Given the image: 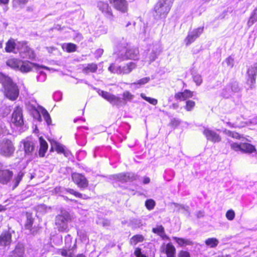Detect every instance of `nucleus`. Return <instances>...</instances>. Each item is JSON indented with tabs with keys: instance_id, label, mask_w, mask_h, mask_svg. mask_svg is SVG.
<instances>
[{
	"instance_id": "f257e3e1",
	"label": "nucleus",
	"mask_w": 257,
	"mask_h": 257,
	"mask_svg": "<svg viewBox=\"0 0 257 257\" xmlns=\"http://www.w3.org/2000/svg\"><path fill=\"white\" fill-rule=\"evenodd\" d=\"M0 83L3 85L4 94L7 98L12 100H15L18 98L19 90L10 77L0 73Z\"/></svg>"
},
{
	"instance_id": "f03ea898",
	"label": "nucleus",
	"mask_w": 257,
	"mask_h": 257,
	"mask_svg": "<svg viewBox=\"0 0 257 257\" xmlns=\"http://www.w3.org/2000/svg\"><path fill=\"white\" fill-rule=\"evenodd\" d=\"M99 95L103 98L107 100L111 104L117 106H119L122 104H125L126 101H131L134 98V96L128 91H125L122 94L123 98L116 96L108 92L99 89L97 91Z\"/></svg>"
},
{
	"instance_id": "7ed1b4c3",
	"label": "nucleus",
	"mask_w": 257,
	"mask_h": 257,
	"mask_svg": "<svg viewBox=\"0 0 257 257\" xmlns=\"http://www.w3.org/2000/svg\"><path fill=\"white\" fill-rule=\"evenodd\" d=\"M71 221L70 213L66 210H61L55 218V225L59 231L67 232L69 230L68 222Z\"/></svg>"
},
{
	"instance_id": "20e7f679",
	"label": "nucleus",
	"mask_w": 257,
	"mask_h": 257,
	"mask_svg": "<svg viewBox=\"0 0 257 257\" xmlns=\"http://www.w3.org/2000/svg\"><path fill=\"white\" fill-rule=\"evenodd\" d=\"M173 0H160L154 7L156 17L165 18L169 12Z\"/></svg>"
},
{
	"instance_id": "39448f33",
	"label": "nucleus",
	"mask_w": 257,
	"mask_h": 257,
	"mask_svg": "<svg viewBox=\"0 0 257 257\" xmlns=\"http://www.w3.org/2000/svg\"><path fill=\"white\" fill-rule=\"evenodd\" d=\"M6 64L12 68L19 70L22 72L30 71L33 66L32 63L29 61H23L14 58L8 60Z\"/></svg>"
},
{
	"instance_id": "423d86ee",
	"label": "nucleus",
	"mask_w": 257,
	"mask_h": 257,
	"mask_svg": "<svg viewBox=\"0 0 257 257\" xmlns=\"http://www.w3.org/2000/svg\"><path fill=\"white\" fill-rule=\"evenodd\" d=\"M14 143L11 140L4 138L0 140V155L7 158L14 155L15 151Z\"/></svg>"
},
{
	"instance_id": "0eeeda50",
	"label": "nucleus",
	"mask_w": 257,
	"mask_h": 257,
	"mask_svg": "<svg viewBox=\"0 0 257 257\" xmlns=\"http://www.w3.org/2000/svg\"><path fill=\"white\" fill-rule=\"evenodd\" d=\"M136 63L130 62L122 66L112 64L108 67V70L111 72L117 74H128L136 69Z\"/></svg>"
},
{
	"instance_id": "6e6552de",
	"label": "nucleus",
	"mask_w": 257,
	"mask_h": 257,
	"mask_svg": "<svg viewBox=\"0 0 257 257\" xmlns=\"http://www.w3.org/2000/svg\"><path fill=\"white\" fill-rule=\"evenodd\" d=\"M18 51L22 58L33 59L35 58L33 51L27 45L25 42H22L18 43Z\"/></svg>"
},
{
	"instance_id": "1a4fd4ad",
	"label": "nucleus",
	"mask_w": 257,
	"mask_h": 257,
	"mask_svg": "<svg viewBox=\"0 0 257 257\" xmlns=\"http://www.w3.org/2000/svg\"><path fill=\"white\" fill-rule=\"evenodd\" d=\"M97 7L107 19L110 21L113 20L114 16L111 8L107 3L99 2L97 4Z\"/></svg>"
},
{
	"instance_id": "9d476101",
	"label": "nucleus",
	"mask_w": 257,
	"mask_h": 257,
	"mask_svg": "<svg viewBox=\"0 0 257 257\" xmlns=\"http://www.w3.org/2000/svg\"><path fill=\"white\" fill-rule=\"evenodd\" d=\"M247 84L250 88H252L255 83L257 75V63H254L247 70Z\"/></svg>"
},
{
	"instance_id": "9b49d317",
	"label": "nucleus",
	"mask_w": 257,
	"mask_h": 257,
	"mask_svg": "<svg viewBox=\"0 0 257 257\" xmlns=\"http://www.w3.org/2000/svg\"><path fill=\"white\" fill-rule=\"evenodd\" d=\"M203 30L204 27H202L194 29L192 31L189 32L185 39L186 45L188 46L193 42L203 33Z\"/></svg>"
},
{
	"instance_id": "f8f14e48",
	"label": "nucleus",
	"mask_w": 257,
	"mask_h": 257,
	"mask_svg": "<svg viewBox=\"0 0 257 257\" xmlns=\"http://www.w3.org/2000/svg\"><path fill=\"white\" fill-rule=\"evenodd\" d=\"M12 122L16 126H21L23 123V117L22 109L20 107H17L13 114L12 117Z\"/></svg>"
},
{
	"instance_id": "ddd939ff",
	"label": "nucleus",
	"mask_w": 257,
	"mask_h": 257,
	"mask_svg": "<svg viewBox=\"0 0 257 257\" xmlns=\"http://www.w3.org/2000/svg\"><path fill=\"white\" fill-rule=\"evenodd\" d=\"M109 3L116 10L125 13L128 10V4L126 0H108Z\"/></svg>"
},
{
	"instance_id": "4468645a",
	"label": "nucleus",
	"mask_w": 257,
	"mask_h": 257,
	"mask_svg": "<svg viewBox=\"0 0 257 257\" xmlns=\"http://www.w3.org/2000/svg\"><path fill=\"white\" fill-rule=\"evenodd\" d=\"M112 177L114 179L121 182L133 181L136 179L137 176L132 173H119L113 175Z\"/></svg>"
},
{
	"instance_id": "2eb2a0df",
	"label": "nucleus",
	"mask_w": 257,
	"mask_h": 257,
	"mask_svg": "<svg viewBox=\"0 0 257 257\" xmlns=\"http://www.w3.org/2000/svg\"><path fill=\"white\" fill-rule=\"evenodd\" d=\"M203 133L208 141L213 143H218L221 141V138L220 135L211 130L205 128Z\"/></svg>"
},
{
	"instance_id": "dca6fc26",
	"label": "nucleus",
	"mask_w": 257,
	"mask_h": 257,
	"mask_svg": "<svg viewBox=\"0 0 257 257\" xmlns=\"http://www.w3.org/2000/svg\"><path fill=\"white\" fill-rule=\"evenodd\" d=\"M72 178L74 182L78 187L82 188H86L88 186V181L86 178L82 175L78 173H73L72 175Z\"/></svg>"
},
{
	"instance_id": "f3484780",
	"label": "nucleus",
	"mask_w": 257,
	"mask_h": 257,
	"mask_svg": "<svg viewBox=\"0 0 257 257\" xmlns=\"http://www.w3.org/2000/svg\"><path fill=\"white\" fill-rule=\"evenodd\" d=\"M151 52L148 54L149 62L150 64L154 61L162 51L160 45L158 44H154L151 47Z\"/></svg>"
},
{
	"instance_id": "a211bd4d",
	"label": "nucleus",
	"mask_w": 257,
	"mask_h": 257,
	"mask_svg": "<svg viewBox=\"0 0 257 257\" xmlns=\"http://www.w3.org/2000/svg\"><path fill=\"white\" fill-rule=\"evenodd\" d=\"M139 51L138 48H130L126 50L124 56V59L138 60Z\"/></svg>"
},
{
	"instance_id": "6ab92c4d",
	"label": "nucleus",
	"mask_w": 257,
	"mask_h": 257,
	"mask_svg": "<svg viewBox=\"0 0 257 257\" xmlns=\"http://www.w3.org/2000/svg\"><path fill=\"white\" fill-rule=\"evenodd\" d=\"M13 175V172L9 170H0V183L7 184Z\"/></svg>"
},
{
	"instance_id": "aec40b11",
	"label": "nucleus",
	"mask_w": 257,
	"mask_h": 257,
	"mask_svg": "<svg viewBox=\"0 0 257 257\" xmlns=\"http://www.w3.org/2000/svg\"><path fill=\"white\" fill-rule=\"evenodd\" d=\"M76 248V240L74 241V244L71 248H67L65 247L59 249L58 253L64 257H72L73 251Z\"/></svg>"
},
{
	"instance_id": "412c9836",
	"label": "nucleus",
	"mask_w": 257,
	"mask_h": 257,
	"mask_svg": "<svg viewBox=\"0 0 257 257\" xmlns=\"http://www.w3.org/2000/svg\"><path fill=\"white\" fill-rule=\"evenodd\" d=\"M193 92L189 90L186 89L183 92H179L175 94L174 97L176 100L184 101L192 97Z\"/></svg>"
},
{
	"instance_id": "4be33fe9",
	"label": "nucleus",
	"mask_w": 257,
	"mask_h": 257,
	"mask_svg": "<svg viewBox=\"0 0 257 257\" xmlns=\"http://www.w3.org/2000/svg\"><path fill=\"white\" fill-rule=\"evenodd\" d=\"M19 42H20L16 43L14 39H10L6 43L5 47L6 51L8 53L13 52L17 53V52L16 50L18 51V45Z\"/></svg>"
},
{
	"instance_id": "5701e85b",
	"label": "nucleus",
	"mask_w": 257,
	"mask_h": 257,
	"mask_svg": "<svg viewBox=\"0 0 257 257\" xmlns=\"http://www.w3.org/2000/svg\"><path fill=\"white\" fill-rule=\"evenodd\" d=\"M12 241L11 234L6 231L2 233L0 235V245L7 246L10 244Z\"/></svg>"
},
{
	"instance_id": "b1692460",
	"label": "nucleus",
	"mask_w": 257,
	"mask_h": 257,
	"mask_svg": "<svg viewBox=\"0 0 257 257\" xmlns=\"http://www.w3.org/2000/svg\"><path fill=\"white\" fill-rule=\"evenodd\" d=\"M241 152L246 154L254 153L255 155L257 154L255 147L249 143H241Z\"/></svg>"
},
{
	"instance_id": "393cba45",
	"label": "nucleus",
	"mask_w": 257,
	"mask_h": 257,
	"mask_svg": "<svg viewBox=\"0 0 257 257\" xmlns=\"http://www.w3.org/2000/svg\"><path fill=\"white\" fill-rule=\"evenodd\" d=\"M24 254V246L22 244H18L15 249L11 252V257H23Z\"/></svg>"
},
{
	"instance_id": "a878e982",
	"label": "nucleus",
	"mask_w": 257,
	"mask_h": 257,
	"mask_svg": "<svg viewBox=\"0 0 257 257\" xmlns=\"http://www.w3.org/2000/svg\"><path fill=\"white\" fill-rule=\"evenodd\" d=\"M39 142L40 144V147L39 152L40 157H43L45 156V153L48 150V144L46 141L42 138H39Z\"/></svg>"
},
{
	"instance_id": "bb28decb",
	"label": "nucleus",
	"mask_w": 257,
	"mask_h": 257,
	"mask_svg": "<svg viewBox=\"0 0 257 257\" xmlns=\"http://www.w3.org/2000/svg\"><path fill=\"white\" fill-rule=\"evenodd\" d=\"M97 69V65L96 64L90 63L83 67L82 69V72L85 74H88L90 72H95Z\"/></svg>"
},
{
	"instance_id": "cd10ccee",
	"label": "nucleus",
	"mask_w": 257,
	"mask_h": 257,
	"mask_svg": "<svg viewBox=\"0 0 257 257\" xmlns=\"http://www.w3.org/2000/svg\"><path fill=\"white\" fill-rule=\"evenodd\" d=\"M165 250L167 257H175L176 249L171 243L166 244Z\"/></svg>"
},
{
	"instance_id": "c85d7f7f",
	"label": "nucleus",
	"mask_w": 257,
	"mask_h": 257,
	"mask_svg": "<svg viewBox=\"0 0 257 257\" xmlns=\"http://www.w3.org/2000/svg\"><path fill=\"white\" fill-rule=\"evenodd\" d=\"M24 148L25 153L30 155L34 150V146L33 142L30 141L24 142Z\"/></svg>"
},
{
	"instance_id": "c756f323",
	"label": "nucleus",
	"mask_w": 257,
	"mask_h": 257,
	"mask_svg": "<svg viewBox=\"0 0 257 257\" xmlns=\"http://www.w3.org/2000/svg\"><path fill=\"white\" fill-rule=\"evenodd\" d=\"M39 107L40 108V113H41L45 120L46 121V122H47V124L48 125H50L51 124V117H50V116L49 114V113L48 112V111L44 108H43V107H41V106H39Z\"/></svg>"
},
{
	"instance_id": "7c9ffc66",
	"label": "nucleus",
	"mask_w": 257,
	"mask_h": 257,
	"mask_svg": "<svg viewBox=\"0 0 257 257\" xmlns=\"http://www.w3.org/2000/svg\"><path fill=\"white\" fill-rule=\"evenodd\" d=\"M65 191L67 192H68L71 194L74 195V196H75L76 197H78V198H82L84 199H87L89 198V197L87 195L81 194L78 192L75 191V190H74L72 189H66Z\"/></svg>"
},
{
	"instance_id": "2f4dec72",
	"label": "nucleus",
	"mask_w": 257,
	"mask_h": 257,
	"mask_svg": "<svg viewBox=\"0 0 257 257\" xmlns=\"http://www.w3.org/2000/svg\"><path fill=\"white\" fill-rule=\"evenodd\" d=\"M173 239L175 240L177 242V243L181 246L191 245L192 244V241L190 240L186 239L183 238L173 237Z\"/></svg>"
},
{
	"instance_id": "473e14b6",
	"label": "nucleus",
	"mask_w": 257,
	"mask_h": 257,
	"mask_svg": "<svg viewBox=\"0 0 257 257\" xmlns=\"http://www.w3.org/2000/svg\"><path fill=\"white\" fill-rule=\"evenodd\" d=\"M144 237L142 235L137 234L133 236L130 239V243L131 244L136 245L139 242L144 241Z\"/></svg>"
},
{
	"instance_id": "72a5a7b5",
	"label": "nucleus",
	"mask_w": 257,
	"mask_h": 257,
	"mask_svg": "<svg viewBox=\"0 0 257 257\" xmlns=\"http://www.w3.org/2000/svg\"><path fill=\"white\" fill-rule=\"evenodd\" d=\"M205 244L210 247H215L218 244L219 241L216 238H209L205 240Z\"/></svg>"
},
{
	"instance_id": "f704fd0d",
	"label": "nucleus",
	"mask_w": 257,
	"mask_h": 257,
	"mask_svg": "<svg viewBox=\"0 0 257 257\" xmlns=\"http://www.w3.org/2000/svg\"><path fill=\"white\" fill-rule=\"evenodd\" d=\"M153 232L157 233L158 235L163 237V238H168V237L166 235H164V228L162 225L158 226L155 228H153Z\"/></svg>"
},
{
	"instance_id": "c9c22d12",
	"label": "nucleus",
	"mask_w": 257,
	"mask_h": 257,
	"mask_svg": "<svg viewBox=\"0 0 257 257\" xmlns=\"http://www.w3.org/2000/svg\"><path fill=\"white\" fill-rule=\"evenodd\" d=\"M63 48L65 49L68 52H73L76 51V46L72 43H68L63 45Z\"/></svg>"
},
{
	"instance_id": "e433bc0d",
	"label": "nucleus",
	"mask_w": 257,
	"mask_h": 257,
	"mask_svg": "<svg viewBox=\"0 0 257 257\" xmlns=\"http://www.w3.org/2000/svg\"><path fill=\"white\" fill-rule=\"evenodd\" d=\"M223 132L224 134L228 136L231 137L233 138L236 139H239L240 138L239 134L236 132H231L226 129H225Z\"/></svg>"
},
{
	"instance_id": "4c0bfd02",
	"label": "nucleus",
	"mask_w": 257,
	"mask_h": 257,
	"mask_svg": "<svg viewBox=\"0 0 257 257\" xmlns=\"http://www.w3.org/2000/svg\"><path fill=\"white\" fill-rule=\"evenodd\" d=\"M52 147L55 148L58 153H63L64 152V146L54 141L52 143Z\"/></svg>"
},
{
	"instance_id": "58836bf2",
	"label": "nucleus",
	"mask_w": 257,
	"mask_h": 257,
	"mask_svg": "<svg viewBox=\"0 0 257 257\" xmlns=\"http://www.w3.org/2000/svg\"><path fill=\"white\" fill-rule=\"evenodd\" d=\"M28 2V0H13V5L16 8H22Z\"/></svg>"
},
{
	"instance_id": "ea45409f",
	"label": "nucleus",
	"mask_w": 257,
	"mask_h": 257,
	"mask_svg": "<svg viewBox=\"0 0 257 257\" xmlns=\"http://www.w3.org/2000/svg\"><path fill=\"white\" fill-rule=\"evenodd\" d=\"M72 242V237L69 234L67 235L65 238V247L67 248H71L73 246L71 245Z\"/></svg>"
},
{
	"instance_id": "a19ab883",
	"label": "nucleus",
	"mask_w": 257,
	"mask_h": 257,
	"mask_svg": "<svg viewBox=\"0 0 257 257\" xmlns=\"http://www.w3.org/2000/svg\"><path fill=\"white\" fill-rule=\"evenodd\" d=\"M24 176V173L21 172H20L17 176L15 178L13 182L14 183V188H15L16 187H17L19 183L20 182V181H21V180L22 179V178Z\"/></svg>"
},
{
	"instance_id": "79ce46f5",
	"label": "nucleus",
	"mask_w": 257,
	"mask_h": 257,
	"mask_svg": "<svg viewBox=\"0 0 257 257\" xmlns=\"http://www.w3.org/2000/svg\"><path fill=\"white\" fill-rule=\"evenodd\" d=\"M141 96L142 98L149 102L150 103L153 105H156L158 103V100L156 99L151 98L149 97H147L145 96V94L142 93L141 94Z\"/></svg>"
},
{
	"instance_id": "37998d69",
	"label": "nucleus",
	"mask_w": 257,
	"mask_h": 257,
	"mask_svg": "<svg viewBox=\"0 0 257 257\" xmlns=\"http://www.w3.org/2000/svg\"><path fill=\"white\" fill-rule=\"evenodd\" d=\"M39 105H38L37 106H36V105H34L33 104H30L28 105V108L30 109V110H34L35 111H36L38 115V118H39V120H41V116H40V108L39 107Z\"/></svg>"
},
{
	"instance_id": "c03bdc74",
	"label": "nucleus",
	"mask_w": 257,
	"mask_h": 257,
	"mask_svg": "<svg viewBox=\"0 0 257 257\" xmlns=\"http://www.w3.org/2000/svg\"><path fill=\"white\" fill-rule=\"evenodd\" d=\"M155 205V202L153 199H148L145 202V206L150 210L153 209Z\"/></svg>"
},
{
	"instance_id": "a18cd8bd",
	"label": "nucleus",
	"mask_w": 257,
	"mask_h": 257,
	"mask_svg": "<svg viewBox=\"0 0 257 257\" xmlns=\"http://www.w3.org/2000/svg\"><path fill=\"white\" fill-rule=\"evenodd\" d=\"M33 223V219L32 218L31 215H27V219L25 224L26 228L28 229H31Z\"/></svg>"
},
{
	"instance_id": "49530a36",
	"label": "nucleus",
	"mask_w": 257,
	"mask_h": 257,
	"mask_svg": "<svg viewBox=\"0 0 257 257\" xmlns=\"http://www.w3.org/2000/svg\"><path fill=\"white\" fill-rule=\"evenodd\" d=\"M186 103L185 109L187 111H191L195 105V102L192 100H187Z\"/></svg>"
},
{
	"instance_id": "de8ad7c7",
	"label": "nucleus",
	"mask_w": 257,
	"mask_h": 257,
	"mask_svg": "<svg viewBox=\"0 0 257 257\" xmlns=\"http://www.w3.org/2000/svg\"><path fill=\"white\" fill-rule=\"evenodd\" d=\"M225 216L228 220H232L235 217V212L232 209L229 210L226 212Z\"/></svg>"
},
{
	"instance_id": "09e8293b",
	"label": "nucleus",
	"mask_w": 257,
	"mask_h": 257,
	"mask_svg": "<svg viewBox=\"0 0 257 257\" xmlns=\"http://www.w3.org/2000/svg\"><path fill=\"white\" fill-rule=\"evenodd\" d=\"M150 80V77H146L143 78L139 80H138L137 82L132 83V84H140V85H143L147 83H148Z\"/></svg>"
},
{
	"instance_id": "8fccbe9b",
	"label": "nucleus",
	"mask_w": 257,
	"mask_h": 257,
	"mask_svg": "<svg viewBox=\"0 0 257 257\" xmlns=\"http://www.w3.org/2000/svg\"><path fill=\"white\" fill-rule=\"evenodd\" d=\"M193 81L197 85H200L202 82L201 76L199 74H196L193 76Z\"/></svg>"
},
{
	"instance_id": "3c124183",
	"label": "nucleus",
	"mask_w": 257,
	"mask_h": 257,
	"mask_svg": "<svg viewBox=\"0 0 257 257\" xmlns=\"http://www.w3.org/2000/svg\"><path fill=\"white\" fill-rule=\"evenodd\" d=\"M229 87L231 91L234 92H238L239 90L238 83L235 81L232 82L230 84Z\"/></svg>"
},
{
	"instance_id": "603ef678",
	"label": "nucleus",
	"mask_w": 257,
	"mask_h": 257,
	"mask_svg": "<svg viewBox=\"0 0 257 257\" xmlns=\"http://www.w3.org/2000/svg\"><path fill=\"white\" fill-rule=\"evenodd\" d=\"M230 147L234 151H241V144H238L236 143H232L230 145Z\"/></svg>"
},
{
	"instance_id": "864d4df0",
	"label": "nucleus",
	"mask_w": 257,
	"mask_h": 257,
	"mask_svg": "<svg viewBox=\"0 0 257 257\" xmlns=\"http://www.w3.org/2000/svg\"><path fill=\"white\" fill-rule=\"evenodd\" d=\"M225 62L228 66L232 68L233 66L234 59L231 56H229L225 59Z\"/></svg>"
},
{
	"instance_id": "5fc2aeb1",
	"label": "nucleus",
	"mask_w": 257,
	"mask_h": 257,
	"mask_svg": "<svg viewBox=\"0 0 257 257\" xmlns=\"http://www.w3.org/2000/svg\"><path fill=\"white\" fill-rule=\"evenodd\" d=\"M50 209H51L50 207H48L46 205H45L44 204H42L38 207V210L40 211H42H42L46 212L48 209L50 210Z\"/></svg>"
},
{
	"instance_id": "6e6d98bb",
	"label": "nucleus",
	"mask_w": 257,
	"mask_h": 257,
	"mask_svg": "<svg viewBox=\"0 0 257 257\" xmlns=\"http://www.w3.org/2000/svg\"><path fill=\"white\" fill-rule=\"evenodd\" d=\"M135 254L137 257H146V255L142 254L141 249L137 248L135 251Z\"/></svg>"
},
{
	"instance_id": "4d7b16f0",
	"label": "nucleus",
	"mask_w": 257,
	"mask_h": 257,
	"mask_svg": "<svg viewBox=\"0 0 257 257\" xmlns=\"http://www.w3.org/2000/svg\"><path fill=\"white\" fill-rule=\"evenodd\" d=\"M179 257H190V254L186 251H181L179 254Z\"/></svg>"
},
{
	"instance_id": "13d9d810",
	"label": "nucleus",
	"mask_w": 257,
	"mask_h": 257,
	"mask_svg": "<svg viewBox=\"0 0 257 257\" xmlns=\"http://www.w3.org/2000/svg\"><path fill=\"white\" fill-rule=\"evenodd\" d=\"M174 205L176 207L178 208L179 210H180V209H184L185 210H187V209H186L185 207L182 205H179L177 203H174Z\"/></svg>"
},
{
	"instance_id": "bf43d9fd",
	"label": "nucleus",
	"mask_w": 257,
	"mask_h": 257,
	"mask_svg": "<svg viewBox=\"0 0 257 257\" xmlns=\"http://www.w3.org/2000/svg\"><path fill=\"white\" fill-rule=\"evenodd\" d=\"M127 45L128 44L125 41H123V42L121 44H120V46L124 48H126Z\"/></svg>"
},
{
	"instance_id": "052dcab7",
	"label": "nucleus",
	"mask_w": 257,
	"mask_h": 257,
	"mask_svg": "<svg viewBox=\"0 0 257 257\" xmlns=\"http://www.w3.org/2000/svg\"><path fill=\"white\" fill-rule=\"evenodd\" d=\"M150 182V179L148 177H145L144 178V180H143V183L144 184H148L149 183V182Z\"/></svg>"
},
{
	"instance_id": "680f3d73",
	"label": "nucleus",
	"mask_w": 257,
	"mask_h": 257,
	"mask_svg": "<svg viewBox=\"0 0 257 257\" xmlns=\"http://www.w3.org/2000/svg\"><path fill=\"white\" fill-rule=\"evenodd\" d=\"M103 52V50L102 49H100L97 50L96 51V54L99 55V56L102 54Z\"/></svg>"
},
{
	"instance_id": "e2e57ef3",
	"label": "nucleus",
	"mask_w": 257,
	"mask_h": 257,
	"mask_svg": "<svg viewBox=\"0 0 257 257\" xmlns=\"http://www.w3.org/2000/svg\"><path fill=\"white\" fill-rule=\"evenodd\" d=\"M9 0H0V3L3 4H7L8 3Z\"/></svg>"
},
{
	"instance_id": "0e129e2a",
	"label": "nucleus",
	"mask_w": 257,
	"mask_h": 257,
	"mask_svg": "<svg viewBox=\"0 0 257 257\" xmlns=\"http://www.w3.org/2000/svg\"><path fill=\"white\" fill-rule=\"evenodd\" d=\"M226 123H227V124L229 126L231 127H234V124L231 123V122H227Z\"/></svg>"
},
{
	"instance_id": "69168bd1",
	"label": "nucleus",
	"mask_w": 257,
	"mask_h": 257,
	"mask_svg": "<svg viewBox=\"0 0 257 257\" xmlns=\"http://www.w3.org/2000/svg\"><path fill=\"white\" fill-rule=\"evenodd\" d=\"M172 107L174 108V109H176L178 107V105L176 103H173L172 104Z\"/></svg>"
},
{
	"instance_id": "338daca9",
	"label": "nucleus",
	"mask_w": 257,
	"mask_h": 257,
	"mask_svg": "<svg viewBox=\"0 0 257 257\" xmlns=\"http://www.w3.org/2000/svg\"><path fill=\"white\" fill-rule=\"evenodd\" d=\"M5 207L3 205H0V212L5 210Z\"/></svg>"
},
{
	"instance_id": "774afa93",
	"label": "nucleus",
	"mask_w": 257,
	"mask_h": 257,
	"mask_svg": "<svg viewBox=\"0 0 257 257\" xmlns=\"http://www.w3.org/2000/svg\"><path fill=\"white\" fill-rule=\"evenodd\" d=\"M202 213L201 212H199V213L197 214V217H199L200 216H202Z\"/></svg>"
}]
</instances>
